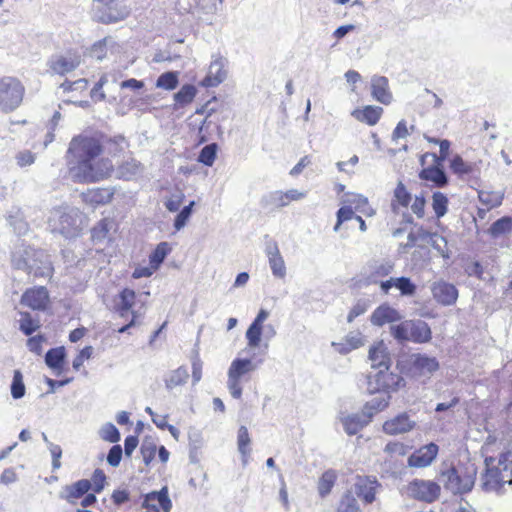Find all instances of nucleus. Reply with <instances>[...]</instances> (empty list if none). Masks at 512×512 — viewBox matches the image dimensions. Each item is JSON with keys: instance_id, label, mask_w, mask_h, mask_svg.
Listing matches in <instances>:
<instances>
[{"instance_id": "5fc2aeb1", "label": "nucleus", "mask_w": 512, "mask_h": 512, "mask_svg": "<svg viewBox=\"0 0 512 512\" xmlns=\"http://www.w3.org/2000/svg\"><path fill=\"white\" fill-rule=\"evenodd\" d=\"M193 205H194V202L193 201L190 202V204L185 206L179 212V214L176 216L175 221H174V227L176 230H180L181 228H183L186 225L189 217L191 216Z\"/></svg>"}, {"instance_id": "de8ad7c7", "label": "nucleus", "mask_w": 512, "mask_h": 512, "mask_svg": "<svg viewBox=\"0 0 512 512\" xmlns=\"http://www.w3.org/2000/svg\"><path fill=\"white\" fill-rule=\"evenodd\" d=\"M178 72L169 71L162 73L157 81L156 86L165 90H174L178 86Z\"/></svg>"}, {"instance_id": "7ed1b4c3", "label": "nucleus", "mask_w": 512, "mask_h": 512, "mask_svg": "<svg viewBox=\"0 0 512 512\" xmlns=\"http://www.w3.org/2000/svg\"><path fill=\"white\" fill-rule=\"evenodd\" d=\"M440 475L446 490L453 494H465L475 484L477 469L471 463H458L442 470Z\"/></svg>"}, {"instance_id": "393cba45", "label": "nucleus", "mask_w": 512, "mask_h": 512, "mask_svg": "<svg viewBox=\"0 0 512 512\" xmlns=\"http://www.w3.org/2000/svg\"><path fill=\"white\" fill-rule=\"evenodd\" d=\"M143 169L142 164L133 157L122 161L116 168V176L120 180L131 181L136 179Z\"/></svg>"}, {"instance_id": "49530a36", "label": "nucleus", "mask_w": 512, "mask_h": 512, "mask_svg": "<svg viewBox=\"0 0 512 512\" xmlns=\"http://www.w3.org/2000/svg\"><path fill=\"white\" fill-rule=\"evenodd\" d=\"M448 198L447 196L440 192L436 191L432 195V208L435 212L437 218L443 217L448 211Z\"/></svg>"}, {"instance_id": "338daca9", "label": "nucleus", "mask_w": 512, "mask_h": 512, "mask_svg": "<svg viewBox=\"0 0 512 512\" xmlns=\"http://www.w3.org/2000/svg\"><path fill=\"white\" fill-rule=\"evenodd\" d=\"M425 205V198L423 196H416L411 205V210L418 218H422L425 214Z\"/></svg>"}, {"instance_id": "f257e3e1", "label": "nucleus", "mask_w": 512, "mask_h": 512, "mask_svg": "<svg viewBox=\"0 0 512 512\" xmlns=\"http://www.w3.org/2000/svg\"><path fill=\"white\" fill-rule=\"evenodd\" d=\"M124 138L79 134L74 136L66 152L69 173L75 183L89 184L109 179L115 171L110 157L124 151Z\"/></svg>"}, {"instance_id": "6ab92c4d", "label": "nucleus", "mask_w": 512, "mask_h": 512, "mask_svg": "<svg viewBox=\"0 0 512 512\" xmlns=\"http://www.w3.org/2000/svg\"><path fill=\"white\" fill-rule=\"evenodd\" d=\"M438 446L435 443H429L420 447L408 458V464L411 467H426L432 463L438 454Z\"/></svg>"}, {"instance_id": "864d4df0", "label": "nucleus", "mask_w": 512, "mask_h": 512, "mask_svg": "<svg viewBox=\"0 0 512 512\" xmlns=\"http://www.w3.org/2000/svg\"><path fill=\"white\" fill-rule=\"evenodd\" d=\"M408 447L399 441H390L386 444L384 451L390 456H405Z\"/></svg>"}, {"instance_id": "774afa93", "label": "nucleus", "mask_w": 512, "mask_h": 512, "mask_svg": "<svg viewBox=\"0 0 512 512\" xmlns=\"http://www.w3.org/2000/svg\"><path fill=\"white\" fill-rule=\"evenodd\" d=\"M499 465L502 467L503 471H509L510 474H512V449L500 455Z\"/></svg>"}, {"instance_id": "a211bd4d", "label": "nucleus", "mask_w": 512, "mask_h": 512, "mask_svg": "<svg viewBox=\"0 0 512 512\" xmlns=\"http://www.w3.org/2000/svg\"><path fill=\"white\" fill-rule=\"evenodd\" d=\"M114 194L115 190L111 187H95L83 192L81 198L85 204L97 207L109 204L113 200Z\"/></svg>"}, {"instance_id": "09e8293b", "label": "nucleus", "mask_w": 512, "mask_h": 512, "mask_svg": "<svg viewBox=\"0 0 512 512\" xmlns=\"http://www.w3.org/2000/svg\"><path fill=\"white\" fill-rule=\"evenodd\" d=\"M218 146L216 143L206 145L200 151L198 161L206 166H212L217 155Z\"/></svg>"}, {"instance_id": "dca6fc26", "label": "nucleus", "mask_w": 512, "mask_h": 512, "mask_svg": "<svg viewBox=\"0 0 512 512\" xmlns=\"http://www.w3.org/2000/svg\"><path fill=\"white\" fill-rule=\"evenodd\" d=\"M416 426V422L410 419L406 413H400L388 420L382 425V431L390 436L404 434L412 431Z\"/></svg>"}, {"instance_id": "4c0bfd02", "label": "nucleus", "mask_w": 512, "mask_h": 512, "mask_svg": "<svg viewBox=\"0 0 512 512\" xmlns=\"http://www.w3.org/2000/svg\"><path fill=\"white\" fill-rule=\"evenodd\" d=\"M196 94L197 89L195 88V86L191 84H185L180 88V90L177 93H175V103L180 107H185L193 102L194 98L196 97Z\"/></svg>"}, {"instance_id": "7c9ffc66", "label": "nucleus", "mask_w": 512, "mask_h": 512, "mask_svg": "<svg viewBox=\"0 0 512 512\" xmlns=\"http://www.w3.org/2000/svg\"><path fill=\"white\" fill-rule=\"evenodd\" d=\"M432 338L429 325L421 320L412 321L410 341L415 343H427Z\"/></svg>"}, {"instance_id": "3c124183", "label": "nucleus", "mask_w": 512, "mask_h": 512, "mask_svg": "<svg viewBox=\"0 0 512 512\" xmlns=\"http://www.w3.org/2000/svg\"><path fill=\"white\" fill-rule=\"evenodd\" d=\"M144 463L148 466L155 458L157 446L152 441L145 440L140 448Z\"/></svg>"}, {"instance_id": "412c9836", "label": "nucleus", "mask_w": 512, "mask_h": 512, "mask_svg": "<svg viewBox=\"0 0 512 512\" xmlns=\"http://www.w3.org/2000/svg\"><path fill=\"white\" fill-rule=\"evenodd\" d=\"M372 97L384 105L392 102L393 96L389 89V82L385 76H374L371 80Z\"/></svg>"}, {"instance_id": "4468645a", "label": "nucleus", "mask_w": 512, "mask_h": 512, "mask_svg": "<svg viewBox=\"0 0 512 512\" xmlns=\"http://www.w3.org/2000/svg\"><path fill=\"white\" fill-rule=\"evenodd\" d=\"M81 63V56L77 52L69 51L66 55L52 57L48 62L52 74L64 76L74 71Z\"/></svg>"}, {"instance_id": "c756f323", "label": "nucleus", "mask_w": 512, "mask_h": 512, "mask_svg": "<svg viewBox=\"0 0 512 512\" xmlns=\"http://www.w3.org/2000/svg\"><path fill=\"white\" fill-rule=\"evenodd\" d=\"M385 395L380 397H375L372 400L365 403L362 409L363 415H371V419L373 416L379 412L384 411L390 403L391 396L389 393L391 391H384Z\"/></svg>"}, {"instance_id": "603ef678", "label": "nucleus", "mask_w": 512, "mask_h": 512, "mask_svg": "<svg viewBox=\"0 0 512 512\" xmlns=\"http://www.w3.org/2000/svg\"><path fill=\"white\" fill-rule=\"evenodd\" d=\"M225 73L219 70L216 74L208 73L201 81L200 86L204 88L216 87L223 82Z\"/></svg>"}, {"instance_id": "cd10ccee", "label": "nucleus", "mask_w": 512, "mask_h": 512, "mask_svg": "<svg viewBox=\"0 0 512 512\" xmlns=\"http://www.w3.org/2000/svg\"><path fill=\"white\" fill-rule=\"evenodd\" d=\"M424 139L427 140L429 143L438 144L440 147V150H439V155H437L435 153H431V152L424 153L420 158V163L424 164L429 159H436V160H438V162L439 161L444 162L447 159V157L449 156V151H450V146H451L450 141L446 140V139L439 140V139L429 136L427 134H424Z\"/></svg>"}, {"instance_id": "473e14b6", "label": "nucleus", "mask_w": 512, "mask_h": 512, "mask_svg": "<svg viewBox=\"0 0 512 512\" xmlns=\"http://www.w3.org/2000/svg\"><path fill=\"white\" fill-rule=\"evenodd\" d=\"M412 200V196L403 182H398L394 189L391 207L394 211L399 208H407Z\"/></svg>"}, {"instance_id": "8fccbe9b", "label": "nucleus", "mask_w": 512, "mask_h": 512, "mask_svg": "<svg viewBox=\"0 0 512 512\" xmlns=\"http://www.w3.org/2000/svg\"><path fill=\"white\" fill-rule=\"evenodd\" d=\"M11 394L13 398L19 399L25 394V385L23 383V376L19 370H15L11 385Z\"/></svg>"}, {"instance_id": "2f4dec72", "label": "nucleus", "mask_w": 512, "mask_h": 512, "mask_svg": "<svg viewBox=\"0 0 512 512\" xmlns=\"http://www.w3.org/2000/svg\"><path fill=\"white\" fill-rule=\"evenodd\" d=\"M91 488V483L87 479H81L69 486H66V495L64 498L71 504L75 503V500L84 496Z\"/></svg>"}, {"instance_id": "423d86ee", "label": "nucleus", "mask_w": 512, "mask_h": 512, "mask_svg": "<svg viewBox=\"0 0 512 512\" xmlns=\"http://www.w3.org/2000/svg\"><path fill=\"white\" fill-rule=\"evenodd\" d=\"M137 306V294L133 289L123 288L117 298L114 309L115 312L122 318L127 317L131 314L130 321L118 329V333H125L131 327L136 326L139 323V319L142 316L140 309H136Z\"/></svg>"}, {"instance_id": "c9c22d12", "label": "nucleus", "mask_w": 512, "mask_h": 512, "mask_svg": "<svg viewBox=\"0 0 512 512\" xmlns=\"http://www.w3.org/2000/svg\"><path fill=\"white\" fill-rule=\"evenodd\" d=\"M65 356V348L63 346L52 348L47 351L45 362L49 368L60 371L63 368Z\"/></svg>"}, {"instance_id": "c85d7f7f", "label": "nucleus", "mask_w": 512, "mask_h": 512, "mask_svg": "<svg viewBox=\"0 0 512 512\" xmlns=\"http://www.w3.org/2000/svg\"><path fill=\"white\" fill-rule=\"evenodd\" d=\"M266 253L273 274L276 277H284L286 272L285 263L280 254L277 244L272 243L268 245L266 248Z\"/></svg>"}, {"instance_id": "e433bc0d", "label": "nucleus", "mask_w": 512, "mask_h": 512, "mask_svg": "<svg viewBox=\"0 0 512 512\" xmlns=\"http://www.w3.org/2000/svg\"><path fill=\"white\" fill-rule=\"evenodd\" d=\"M336 481H337V473L334 470L329 469V470H326L325 472H323V474L321 475V477L318 481L319 495L322 498H324L328 494H330Z\"/></svg>"}, {"instance_id": "6e6d98bb", "label": "nucleus", "mask_w": 512, "mask_h": 512, "mask_svg": "<svg viewBox=\"0 0 512 512\" xmlns=\"http://www.w3.org/2000/svg\"><path fill=\"white\" fill-rule=\"evenodd\" d=\"M394 286H396L403 295H412L416 290V286L407 277H400L395 279Z\"/></svg>"}, {"instance_id": "4d7b16f0", "label": "nucleus", "mask_w": 512, "mask_h": 512, "mask_svg": "<svg viewBox=\"0 0 512 512\" xmlns=\"http://www.w3.org/2000/svg\"><path fill=\"white\" fill-rule=\"evenodd\" d=\"M46 342V338L44 335H36V336H32V337H29L28 340H27V347L28 349L37 354V355H41L42 354V346H43V343Z\"/></svg>"}, {"instance_id": "58836bf2", "label": "nucleus", "mask_w": 512, "mask_h": 512, "mask_svg": "<svg viewBox=\"0 0 512 512\" xmlns=\"http://www.w3.org/2000/svg\"><path fill=\"white\" fill-rule=\"evenodd\" d=\"M170 252V245L167 242H160L149 256V264L157 270Z\"/></svg>"}, {"instance_id": "0e129e2a", "label": "nucleus", "mask_w": 512, "mask_h": 512, "mask_svg": "<svg viewBox=\"0 0 512 512\" xmlns=\"http://www.w3.org/2000/svg\"><path fill=\"white\" fill-rule=\"evenodd\" d=\"M465 272L468 276H475L478 279H483L484 268L479 261H473L466 266Z\"/></svg>"}, {"instance_id": "37998d69", "label": "nucleus", "mask_w": 512, "mask_h": 512, "mask_svg": "<svg viewBox=\"0 0 512 512\" xmlns=\"http://www.w3.org/2000/svg\"><path fill=\"white\" fill-rule=\"evenodd\" d=\"M512 231V218L504 216L496 220L489 228L488 232L493 237H499Z\"/></svg>"}, {"instance_id": "a878e982", "label": "nucleus", "mask_w": 512, "mask_h": 512, "mask_svg": "<svg viewBox=\"0 0 512 512\" xmlns=\"http://www.w3.org/2000/svg\"><path fill=\"white\" fill-rule=\"evenodd\" d=\"M143 506L151 508L156 512H158L159 509H162L164 512H170L172 503L168 497L166 489H162L159 492H151L147 494Z\"/></svg>"}, {"instance_id": "72a5a7b5", "label": "nucleus", "mask_w": 512, "mask_h": 512, "mask_svg": "<svg viewBox=\"0 0 512 512\" xmlns=\"http://www.w3.org/2000/svg\"><path fill=\"white\" fill-rule=\"evenodd\" d=\"M450 169L454 174L462 178L474 174L477 167L474 163L465 161L460 155H455L450 160Z\"/></svg>"}, {"instance_id": "a18cd8bd", "label": "nucleus", "mask_w": 512, "mask_h": 512, "mask_svg": "<svg viewBox=\"0 0 512 512\" xmlns=\"http://www.w3.org/2000/svg\"><path fill=\"white\" fill-rule=\"evenodd\" d=\"M21 319L19 322V329L26 335L30 336L40 328L38 320L33 319L29 312H21Z\"/></svg>"}, {"instance_id": "9b49d317", "label": "nucleus", "mask_w": 512, "mask_h": 512, "mask_svg": "<svg viewBox=\"0 0 512 512\" xmlns=\"http://www.w3.org/2000/svg\"><path fill=\"white\" fill-rule=\"evenodd\" d=\"M118 230V224L113 218L100 219L90 230V238L94 245H109L113 242V234Z\"/></svg>"}, {"instance_id": "79ce46f5", "label": "nucleus", "mask_w": 512, "mask_h": 512, "mask_svg": "<svg viewBox=\"0 0 512 512\" xmlns=\"http://www.w3.org/2000/svg\"><path fill=\"white\" fill-rule=\"evenodd\" d=\"M478 198L486 210L496 208L502 203V196L498 192L481 190Z\"/></svg>"}, {"instance_id": "f03ea898", "label": "nucleus", "mask_w": 512, "mask_h": 512, "mask_svg": "<svg viewBox=\"0 0 512 512\" xmlns=\"http://www.w3.org/2000/svg\"><path fill=\"white\" fill-rule=\"evenodd\" d=\"M369 358L372 361V366L380 369L374 377L369 380L370 392L396 391L403 382V379L388 371L391 360L382 341L370 348Z\"/></svg>"}, {"instance_id": "e2e57ef3", "label": "nucleus", "mask_w": 512, "mask_h": 512, "mask_svg": "<svg viewBox=\"0 0 512 512\" xmlns=\"http://www.w3.org/2000/svg\"><path fill=\"white\" fill-rule=\"evenodd\" d=\"M16 160L20 167L29 166L34 163L35 155L29 150L21 151L16 155Z\"/></svg>"}, {"instance_id": "0eeeda50", "label": "nucleus", "mask_w": 512, "mask_h": 512, "mask_svg": "<svg viewBox=\"0 0 512 512\" xmlns=\"http://www.w3.org/2000/svg\"><path fill=\"white\" fill-rule=\"evenodd\" d=\"M254 365L250 359H234L228 370V389L235 399L242 396L241 380L253 371Z\"/></svg>"}, {"instance_id": "a19ab883", "label": "nucleus", "mask_w": 512, "mask_h": 512, "mask_svg": "<svg viewBox=\"0 0 512 512\" xmlns=\"http://www.w3.org/2000/svg\"><path fill=\"white\" fill-rule=\"evenodd\" d=\"M189 378L188 371L185 367H179L172 371L165 379V384L168 389H174L178 386L184 385Z\"/></svg>"}, {"instance_id": "4be33fe9", "label": "nucleus", "mask_w": 512, "mask_h": 512, "mask_svg": "<svg viewBox=\"0 0 512 512\" xmlns=\"http://www.w3.org/2000/svg\"><path fill=\"white\" fill-rule=\"evenodd\" d=\"M268 312L264 309H260L256 318L251 323L246 331V339L250 348H256L260 345L263 324L268 318Z\"/></svg>"}, {"instance_id": "1a4fd4ad", "label": "nucleus", "mask_w": 512, "mask_h": 512, "mask_svg": "<svg viewBox=\"0 0 512 512\" xmlns=\"http://www.w3.org/2000/svg\"><path fill=\"white\" fill-rule=\"evenodd\" d=\"M380 487L381 484L375 476L357 475L351 489L363 504L369 505L376 500V494Z\"/></svg>"}, {"instance_id": "bf43d9fd", "label": "nucleus", "mask_w": 512, "mask_h": 512, "mask_svg": "<svg viewBox=\"0 0 512 512\" xmlns=\"http://www.w3.org/2000/svg\"><path fill=\"white\" fill-rule=\"evenodd\" d=\"M355 216L356 215H354V211L352 210L351 207H341L337 212V222L334 226V230L337 231L343 222L353 218L355 219Z\"/></svg>"}, {"instance_id": "aec40b11", "label": "nucleus", "mask_w": 512, "mask_h": 512, "mask_svg": "<svg viewBox=\"0 0 512 512\" xmlns=\"http://www.w3.org/2000/svg\"><path fill=\"white\" fill-rule=\"evenodd\" d=\"M384 110L380 106L365 105L355 108L351 112V116L360 123L368 126H375L381 119Z\"/></svg>"}, {"instance_id": "ddd939ff", "label": "nucleus", "mask_w": 512, "mask_h": 512, "mask_svg": "<svg viewBox=\"0 0 512 512\" xmlns=\"http://www.w3.org/2000/svg\"><path fill=\"white\" fill-rule=\"evenodd\" d=\"M485 472L482 475V488L485 491H494L500 489L507 480L503 476L502 468L495 466L494 457L485 458ZM511 483V480H508Z\"/></svg>"}, {"instance_id": "680f3d73", "label": "nucleus", "mask_w": 512, "mask_h": 512, "mask_svg": "<svg viewBox=\"0 0 512 512\" xmlns=\"http://www.w3.org/2000/svg\"><path fill=\"white\" fill-rule=\"evenodd\" d=\"M121 457H122V448L120 445H114L110 450H109V453H108V456H107V461L108 463L113 466V467H116L119 465L120 461H121Z\"/></svg>"}, {"instance_id": "9d476101", "label": "nucleus", "mask_w": 512, "mask_h": 512, "mask_svg": "<svg viewBox=\"0 0 512 512\" xmlns=\"http://www.w3.org/2000/svg\"><path fill=\"white\" fill-rule=\"evenodd\" d=\"M20 303L33 311H46L51 304L49 291L45 286L27 288L21 296Z\"/></svg>"}, {"instance_id": "bb28decb", "label": "nucleus", "mask_w": 512, "mask_h": 512, "mask_svg": "<svg viewBox=\"0 0 512 512\" xmlns=\"http://www.w3.org/2000/svg\"><path fill=\"white\" fill-rule=\"evenodd\" d=\"M341 422L348 435H355L371 422V415L352 414L341 418Z\"/></svg>"}, {"instance_id": "052dcab7", "label": "nucleus", "mask_w": 512, "mask_h": 512, "mask_svg": "<svg viewBox=\"0 0 512 512\" xmlns=\"http://www.w3.org/2000/svg\"><path fill=\"white\" fill-rule=\"evenodd\" d=\"M107 83L106 76H102L99 81L94 85L90 91V96L94 101H103L105 99V93L103 92V86Z\"/></svg>"}, {"instance_id": "c03bdc74", "label": "nucleus", "mask_w": 512, "mask_h": 512, "mask_svg": "<svg viewBox=\"0 0 512 512\" xmlns=\"http://www.w3.org/2000/svg\"><path fill=\"white\" fill-rule=\"evenodd\" d=\"M412 320L402 321L390 327L391 335L398 341H410Z\"/></svg>"}, {"instance_id": "39448f33", "label": "nucleus", "mask_w": 512, "mask_h": 512, "mask_svg": "<svg viewBox=\"0 0 512 512\" xmlns=\"http://www.w3.org/2000/svg\"><path fill=\"white\" fill-rule=\"evenodd\" d=\"M25 87L16 77H0V111L10 113L16 110L23 102Z\"/></svg>"}, {"instance_id": "ea45409f", "label": "nucleus", "mask_w": 512, "mask_h": 512, "mask_svg": "<svg viewBox=\"0 0 512 512\" xmlns=\"http://www.w3.org/2000/svg\"><path fill=\"white\" fill-rule=\"evenodd\" d=\"M250 443H251V439H250L248 429L245 426H241L238 429V433H237V445H238V450L241 453L244 462H246L250 456V452H251Z\"/></svg>"}, {"instance_id": "20e7f679", "label": "nucleus", "mask_w": 512, "mask_h": 512, "mask_svg": "<svg viewBox=\"0 0 512 512\" xmlns=\"http://www.w3.org/2000/svg\"><path fill=\"white\" fill-rule=\"evenodd\" d=\"M95 8L94 20L97 23L110 25L126 20L131 14L130 5L124 0H93Z\"/></svg>"}, {"instance_id": "6e6552de", "label": "nucleus", "mask_w": 512, "mask_h": 512, "mask_svg": "<svg viewBox=\"0 0 512 512\" xmlns=\"http://www.w3.org/2000/svg\"><path fill=\"white\" fill-rule=\"evenodd\" d=\"M440 364L436 357L426 354H412L407 363V374L411 377H430L439 370Z\"/></svg>"}, {"instance_id": "b1692460", "label": "nucleus", "mask_w": 512, "mask_h": 512, "mask_svg": "<svg viewBox=\"0 0 512 512\" xmlns=\"http://www.w3.org/2000/svg\"><path fill=\"white\" fill-rule=\"evenodd\" d=\"M399 320H401L400 313L388 304L380 305L371 315V322L375 326H383L387 323H394Z\"/></svg>"}, {"instance_id": "13d9d810", "label": "nucleus", "mask_w": 512, "mask_h": 512, "mask_svg": "<svg viewBox=\"0 0 512 512\" xmlns=\"http://www.w3.org/2000/svg\"><path fill=\"white\" fill-rule=\"evenodd\" d=\"M93 354V348L92 346H86L80 352L76 355V357L73 359V368L75 370H79V368L83 365V363L90 359Z\"/></svg>"}, {"instance_id": "f8f14e48", "label": "nucleus", "mask_w": 512, "mask_h": 512, "mask_svg": "<svg viewBox=\"0 0 512 512\" xmlns=\"http://www.w3.org/2000/svg\"><path fill=\"white\" fill-rule=\"evenodd\" d=\"M410 495L421 501L431 503L440 495V486L433 481L415 479L408 484Z\"/></svg>"}, {"instance_id": "5701e85b", "label": "nucleus", "mask_w": 512, "mask_h": 512, "mask_svg": "<svg viewBox=\"0 0 512 512\" xmlns=\"http://www.w3.org/2000/svg\"><path fill=\"white\" fill-rule=\"evenodd\" d=\"M306 193L298 191L296 189H291L288 191H275L270 194L268 203L274 208V209H280L285 206H288L290 203L294 201H299L303 198H305Z\"/></svg>"}, {"instance_id": "f704fd0d", "label": "nucleus", "mask_w": 512, "mask_h": 512, "mask_svg": "<svg viewBox=\"0 0 512 512\" xmlns=\"http://www.w3.org/2000/svg\"><path fill=\"white\" fill-rule=\"evenodd\" d=\"M335 512H362L352 489H347L340 497Z\"/></svg>"}, {"instance_id": "69168bd1", "label": "nucleus", "mask_w": 512, "mask_h": 512, "mask_svg": "<svg viewBox=\"0 0 512 512\" xmlns=\"http://www.w3.org/2000/svg\"><path fill=\"white\" fill-rule=\"evenodd\" d=\"M146 412L151 416L152 422L161 430H165L168 427V415L155 414L151 408L147 407Z\"/></svg>"}, {"instance_id": "2eb2a0df", "label": "nucleus", "mask_w": 512, "mask_h": 512, "mask_svg": "<svg viewBox=\"0 0 512 512\" xmlns=\"http://www.w3.org/2000/svg\"><path fill=\"white\" fill-rule=\"evenodd\" d=\"M431 163L428 164V160L421 164L422 169L419 172V178L423 181L432 183L435 187H444L448 183V179L443 170V162L436 159H430Z\"/></svg>"}, {"instance_id": "f3484780", "label": "nucleus", "mask_w": 512, "mask_h": 512, "mask_svg": "<svg viewBox=\"0 0 512 512\" xmlns=\"http://www.w3.org/2000/svg\"><path fill=\"white\" fill-rule=\"evenodd\" d=\"M431 292L434 299L444 306L453 305L458 299L457 288L453 284L443 280L433 283L431 286Z\"/></svg>"}]
</instances>
